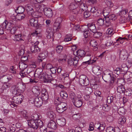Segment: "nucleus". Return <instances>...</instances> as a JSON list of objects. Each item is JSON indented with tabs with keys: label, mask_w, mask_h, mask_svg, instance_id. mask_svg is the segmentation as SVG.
<instances>
[{
	"label": "nucleus",
	"mask_w": 132,
	"mask_h": 132,
	"mask_svg": "<svg viewBox=\"0 0 132 132\" xmlns=\"http://www.w3.org/2000/svg\"><path fill=\"white\" fill-rule=\"evenodd\" d=\"M36 12H34L33 14H36L38 12L42 13L43 11H44L45 15L48 18H51L53 16V12L52 10L49 8H45L43 9L40 6L38 5V7L35 8Z\"/></svg>",
	"instance_id": "f257e3e1"
},
{
	"label": "nucleus",
	"mask_w": 132,
	"mask_h": 132,
	"mask_svg": "<svg viewBox=\"0 0 132 132\" xmlns=\"http://www.w3.org/2000/svg\"><path fill=\"white\" fill-rule=\"evenodd\" d=\"M27 122L28 126L35 130L43 125V122L40 119L35 120L29 119L27 120Z\"/></svg>",
	"instance_id": "f03ea898"
},
{
	"label": "nucleus",
	"mask_w": 132,
	"mask_h": 132,
	"mask_svg": "<svg viewBox=\"0 0 132 132\" xmlns=\"http://www.w3.org/2000/svg\"><path fill=\"white\" fill-rule=\"evenodd\" d=\"M106 4L108 7H106L103 11V14L104 16L106 17L109 16V14L110 11V9L109 7H111L113 6V4L111 2V0H105V1Z\"/></svg>",
	"instance_id": "7ed1b4c3"
},
{
	"label": "nucleus",
	"mask_w": 132,
	"mask_h": 132,
	"mask_svg": "<svg viewBox=\"0 0 132 132\" xmlns=\"http://www.w3.org/2000/svg\"><path fill=\"white\" fill-rule=\"evenodd\" d=\"M67 104L65 102H62L58 104L56 107L57 111L59 113H61L67 109Z\"/></svg>",
	"instance_id": "20e7f679"
},
{
	"label": "nucleus",
	"mask_w": 132,
	"mask_h": 132,
	"mask_svg": "<svg viewBox=\"0 0 132 132\" xmlns=\"http://www.w3.org/2000/svg\"><path fill=\"white\" fill-rule=\"evenodd\" d=\"M79 82L82 86H86L89 83L88 78L85 75H81L79 79Z\"/></svg>",
	"instance_id": "39448f33"
},
{
	"label": "nucleus",
	"mask_w": 132,
	"mask_h": 132,
	"mask_svg": "<svg viewBox=\"0 0 132 132\" xmlns=\"http://www.w3.org/2000/svg\"><path fill=\"white\" fill-rule=\"evenodd\" d=\"M42 75L43 77L40 79L41 81H43L45 82H50L52 80L53 78L50 72H44Z\"/></svg>",
	"instance_id": "423d86ee"
},
{
	"label": "nucleus",
	"mask_w": 132,
	"mask_h": 132,
	"mask_svg": "<svg viewBox=\"0 0 132 132\" xmlns=\"http://www.w3.org/2000/svg\"><path fill=\"white\" fill-rule=\"evenodd\" d=\"M79 59V57L78 56H76L73 59L70 57L68 58V64L70 66L73 65L75 67L77 65Z\"/></svg>",
	"instance_id": "0eeeda50"
},
{
	"label": "nucleus",
	"mask_w": 132,
	"mask_h": 132,
	"mask_svg": "<svg viewBox=\"0 0 132 132\" xmlns=\"http://www.w3.org/2000/svg\"><path fill=\"white\" fill-rule=\"evenodd\" d=\"M117 18L116 16L114 14H112L105 17V20L106 26H109L110 24L111 21L115 20Z\"/></svg>",
	"instance_id": "6e6552de"
},
{
	"label": "nucleus",
	"mask_w": 132,
	"mask_h": 132,
	"mask_svg": "<svg viewBox=\"0 0 132 132\" xmlns=\"http://www.w3.org/2000/svg\"><path fill=\"white\" fill-rule=\"evenodd\" d=\"M24 97L23 95L19 94L16 95L14 96L13 98V102L17 104H21L22 102Z\"/></svg>",
	"instance_id": "1a4fd4ad"
},
{
	"label": "nucleus",
	"mask_w": 132,
	"mask_h": 132,
	"mask_svg": "<svg viewBox=\"0 0 132 132\" xmlns=\"http://www.w3.org/2000/svg\"><path fill=\"white\" fill-rule=\"evenodd\" d=\"M83 102V99L81 96L78 94V95L77 98L73 103L75 106L79 108L82 106Z\"/></svg>",
	"instance_id": "9d476101"
},
{
	"label": "nucleus",
	"mask_w": 132,
	"mask_h": 132,
	"mask_svg": "<svg viewBox=\"0 0 132 132\" xmlns=\"http://www.w3.org/2000/svg\"><path fill=\"white\" fill-rule=\"evenodd\" d=\"M12 78V75L8 74L2 76L1 77L0 80L3 83H7V82L11 80Z\"/></svg>",
	"instance_id": "9b49d317"
},
{
	"label": "nucleus",
	"mask_w": 132,
	"mask_h": 132,
	"mask_svg": "<svg viewBox=\"0 0 132 132\" xmlns=\"http://www.w3.org/2000/svg\"><path fill=\"white\" fill-rule=\"evenodd\" d=\"M35 18H32L29 20V24L31 26L33 27H36L38 26V20L37 18L38 17V15L35 16Z\"/></svg>",
	"instance_id": "f8f14e48"
},
{
	"label": "nucleus",
	"mask_w": 132,
	"mask_h": 132,
	"mask_svg": "<svg viewBox=\"0 0 132 132\" xmlns=\"http://www.w3.org/2000/svg\"><path fill=\"white\" fill-rule=\"evenodd\" d=\"M124 78L126 80L128 84L132 82V73L128 72L125 74L123 76Z\"/></svg>",
	"instance_id": "ddd939ff"
},
{
	"label": "nucleus",
	"mask_w": 132,
	"mask_h": 132,
	"mask_svg": "<svg viewBox=\"0 0 132 132\" xmlns=\"http://www.w3.org/2000/svg\"><path fill=\"white\" fill-rule=\"evenodd\" d=\"M62 21L61 18L60 17L57 18L54 24V28H56L57 31H59L61 27V23Z\"/></svg>",
	"instance_id": "4468645a"
},
{
	"label": "nucleus",
	"mask_w": 132,
	"mask_h": 132,
	"mask_svg": "<svg viewBox=\"0 0 132 132\" xmlns=\"http://www.w3.org/2000/svg\"><path fill=\"white\" fill-rule=\"evenodd\" d=\"M16 86L18 90L21 93L23 92L26 88L25 85L20 82L18 83Z\"/></svg>",
	"instance_id": "2eb2a0df"
},
{
	"label": "nucleus",
	"mask_w": 132,
	"mask_h": 132,
	"mask_svg": "<svg viewBox=\"0 0 132 132\" xmlns=\"http://www.w3.org/2000/svg\"><path fill=\"white\" fill-rule=\"evenodd\" d=\"M32 92L34 95L36 96H39L40 93V89L38 86H35L33 87L32 89Z\"/></svg>",
	"instance_id": "dca6fc26"
},
{
	"label": "nucleus",
	"mask_w": 132,
	"mask_h": 132,
	"mask_svg": "<svg viewBox=\"0 0 132 132\" xmlns=\"http://www.w3.org/2000/svg\"><path fill=\"white\" fill-rule=\"evenodd\" d=\"M41 96L42 99L44 101H46L48 99V92L46 89L43 88L42 89L41 91Z\"/></svg>",
	"instance_id": "f3484780"
},
{
	"label": "nucleus",
	"mask_w": 132,
	"mask_h": 132,
	"mask_svg": "<svg viewBox=\"0 0 132 132\" xmlns=\"http://www.w3.org/2000/svg\"><path fill=\"white\" fill-rule=\"evenodd\" d=\"M86 28H88L90 31L93 32H95L97 31V29L95 24L93 23H89L87 24V27Z\"/></svg>",
	"instance_id": "a211bd4d"
},
{
	"label": "nucleus",
	"mask_w": 132,
	"mask_h": 132,
	"mask_svg": "<svg viewBox=\"0 0 132 132\" xmlns=\"http://www.w3.org/2000/svg\"><path fill=\"white\" fill-rule=\"evenodd\" d=\"M43 70L41 68H39L36 71L35 74L36 78H38L40 80L43 77V74L44 72H42Z\"/></svg>",
	"instance_id": "6ab92c4d"
},
{
	"label": "nucleus",
	"mask_w": 132,
	"mask_h": 132,
	"mask_svg": "<svg viewBox=\"0 0 132 132\" xmlns=\"http://www.w3.org/2000/svg\"><path fill=\"white\" fill-rule=\"evenodd\" d=\"M46 34L47 35V37L50 39L53 37L54 33L52 29L50 28H48L46 29Z\"/></svg>",
	"instance_id": "aec40b11"
},
{
	"label": "nucleus",
	"mask_w": 132,
	"mask_h": 132,
	"mask_svg": "<svg viewBox=\"0 0 132 132\" xmlns=\"http://www.w3.org/2000/svg\"><path fill=\"white\" fill-rule=\"evenodd\" d=\"M86 54L85 52L83 50H79L73 52V54L76 56H79L80 57H84Z\"/></svg>",
	"instance_id": "412c9836"
},
{
	"label": "nucleus",
	"mask_w": 132,
	"mask_h": 132,
	"mask_svg": "<svg viewBox=\"0 0 132 132\" xmlns=\"http://www.w3.org/2000/svg\"><path fill=\"white\" fill-rule=\"evenodd\" d=\"M48 127L53 129H55L57 127V125L55 121L51 120L48 124Z\"/></svg>",
	"instance_id": "4be33fe9"
},
{
	"label": "nucleus",
	"mask_w": 132,
	"mask_h": 132,
	"mask_svg": "<svg viewBox=\"0 0 132 132\" xmlns=\"http://www.w3.org/2000/svg\"><path fill=\"white\" fill-rule=\"evenodd\" d=\"M93 71L96 75L98 76L101 75L102 72V69L98 67H95L93 69Z\"/></svg>",
	"instance_id": "5701e85b"
},
{
	"label": "nucleus",
	"mask_w": 132,
	"mask_h": 132,
	"mask_svg": "<svg viewBox=\"0 0 132 132\" xmlns=\"http://www.w3.org/2000/svg\"><path fill=\"white\" fill-rule=\"evenodd\" d=\"M112 77H113L112 74L109 73L108 75H104L102 76V78L104 81L108 82L112 79Z\"/></svg>",
	"instance_id": "b1692460"
},
{
	"label": "nucleus",
	"mask_w": 132,
	"mask_h": 132,
	"mask_svg": "<svg viewBox=\"0 0 132 132\" xmlns=\"http://www.w3.org/2000/svg\"><path fill=\"white\" fill-rule=\"evenodd\" d=\"M10 85L9 83H4L1 88H0V93L3 92L4 90H7L10 87Z\"/></svg>",
	"instance_id": "393cba45"
},
{
	"label": "nucleus",
	"mask_w": 132,
	"mask_h": 132,
	"mask_svg": "<svg viewBox=\"0 0 132 132\" xmlns=\"http://www.w3.org/2000/svg\"><path fill=\"white\" fill-rule=\"evenodd\" d=\"M40 100H39V98L36 97L35 98L34 104L37 107H40L42 104L43 102L41 98H40Z\"/></svg>",
	"instance_id": "a878e982"
},
{
	"label": "nucleus",
	"mask_w": 132,
	"mask_h": 132,
	"mask_svg": "<svg viewBox=\"0 0 132 132\" xmlns=\"http://www.w3.org/2000/svg\"><path fill=\"white\" fill-rule=\"evenodd\" d=\"M14 37L13 40L15 41L20 42L22 40L24 41L23 39V36L21 34H16L14 36Z\"/></svg>",
	"instance_id": "bb28decb"
},
{
	"label": "nucleus",
	"mask_w": 132,
	"mask_h": 132,
	"mask_svg": "<svg viewBox=\"0 0 132 132\" xmlns=\"http://www.w3.org/2000/svg\"><path fill=\"white\" fill-rule=\"evenodd\" d=\"M78 4L77 3H72L69 6V8L71 10H74L76 11V9L78 7Z\"/></svg>",
	"instance_id": "cd10ccee"
},
{
	"label": "nucleus",
	"mask_w": 132,
	"mask_h": 132,
	"mask_svg": "<svg viewBox=\"0 0 132 132\" xmlns=\"http://www.w3.org/2000/svg\"><path fill=\"white\" fill-rule=\"evenodd\" d=\"M11 89L12 93L15 95H16L19 94H20V92L18 90L15 85L11 87Z\"/></svg>",
	"instance_id": "c85d7f7f"
},
{
	"label": "nucleus",
	"mask_w": 132,
	"mask_h": 132,
	"mask_svg": "<svg viewBox=\"0 0 132 132\" xmlns=\"http://www.w3.org/2000/svg\"><path fill=\"white\" fill-rule=\"evenodd\" d=\"M27 64L26 63L20 62L19 63V68L21 70H24L27 71Z\"/></svg>",
	"instance_id": "c756f323"
},
{
	"label": "nucleus",
	"mask_w": 132,
	"mask_h": 132,
	"mask_svg": "<svg viewBox=\"0 0 132 132\" xmlns=\"http://www.w3.org/2000/svg\"><path fill=\"white\" fill-rule=\"evenodd\" d=\"M98 41H96L95 40H92L90 41V45L92 47H95L94 48L95 51H96L97 49V46L98 44Z\"/></svg>",
	"instance_id": "7c9ffc66"
},
{
	"label": "nucleus",
	"mask_w": 132,
	"mask_h": 132,
	"mask_svg": "<svg viewBox=\"0 0 132 132\" xmlns=\"http://www.w3.org/2000/svg\"><path fill=\"white\" fill-rule=\"evenodd\" d=\"M69 97L73 103L77 98L78 95H76L75 93L71 92L70 93Z\"/></svg>",
	"instance_id": "2f4dec72"
},
{
	"label": "nucleus",
	"mask_w": 132,
	"mask_h": 132,
	"mask_svg": "<svg viewBox=\"0 0 132 132\" xmlns=\"http://www.w3.org/2000/svg\"><path fill=\"white\" fill-rule=\"evenodd\" d=\"M30 50L32 53L37 54L40 51V49L38 47H34V46H31Z\"/></svg>",
	"instance_id": "473e14b6"
},
{
	"label": "nucleus",
	"mask_w": 132,
	"mask_h": 132,
	"mask_svg": "<svg viewBox=\"0 0 132 132\" xmlns=\"http://www.w3.org/2000/svg\"><path fill=\"white\" fill-rule=\"evenodd\" d=\"M86 28H85V29H84L81 30V31H83L84 32L83 34L84 37L85 38L91 37V35L90 33H89V30H87Z\"/></svg>",
	"instance_id": "72a5a7b5"
},
{
	"label": "nucleus",
	"mask_w": 132,
	"mask_h": 132,
	"mask_svg": "<svg viewBox=\"0 0 132 132\" xmlns=\"http://www.w3.org/2000/svg\"><path fill=\"white\" fill-rule=\"evenodd\" d=\"M105 19V17H104L103 19L101 18H100L98 19L97 21V24L99 26H102L104 24L106 26L105 21L104 20Z\"/></svg>",
	"instance_id": "f704fd0d"
},
{
	"label": "nucleus",
	"mask_w": 132,
	"mask_h": 132,
	"mask_svg": "<svg viewBox=\"0 0 132 132\" xmlns=\"http://www.w3.org/2000/svg\"><path fill=\"white\" fill-rule=\"evenodd\" d=\"M117 91L120 93H123L125 90L124 86L122 85L119 86L117 88Z\"/></svg>",
	"instance_id": "c9c22d12"
},
{
	"label": "nucleus",
	"mask_w": 132,
	"mask_h": 132,
	"mask_svg": "<svg viewBox=\"0 0 132 132\" xmlns=\"http://www.w3.org/2000/svg\"><path fill=\"white\" fill-rule=\"evenodd\" d=\"M57 121L58 124L61 126H63L65 124V120L64 118L60 119H58Z\"/></svg>",
	"instance_id": "e433bc0d"
},
{
	"label": "nucleus",
	"mask_w": 132,
	"mask_h": 132,
	"mask_svg": "<svg viewBox=\"0 0 132 132\" xmlns=\"http://www.w3.org/2000/svg\"><path fill=\"white\" fill-rule=\"evenodd\" d=\"M86 27V26H81L80 27V26L78 24L73 26V28L74 29L78 31L80 29L81 30L85 29Z\"/></svg>",
	"instance_id": "4c0bfd02"
},
{
	"label": "nucleus",
	"mask_w": 132,
	"mask_h": 132,
	"mask_svg": "<svg viewBox=\"0 0 132 132\" xmlns=\"http://www.w3.org/2000/svg\"><path fill=\"white\" fill-rule=\"evenodd\" d=\"M127 63L131 66L132 65V52L130 53L128 57Z\"/></svg>",
	"instance_id": "58836bf2"
},
{
	"label": "nucleus",
	"mask_w": 132,
	"mask_h": 132,
	"mask_svg": "<svg viewBox=\"0 0 132 132\" xmlns=\"http://www.w3.org/2000/svg\"><path fill=\"white\" fill-rule=\"evenodd\" d=\"M118 112L119 114L123 115L125 113L126 110L123 107H120L118 109Z\"/></svg>",
	"instance_id": "ea45409f"
},
{
	"label": "nucleus",
	"mask_w": 132,
	"mask_h": 132,
	"mask_svg": "<svg viewBox=\"0 0 132 132\" xmlns=\"http://www.w3.org/2000/svg\"><path fill=\"white\" fill-rule=\"evenodd\" d=\"M24 8L22 6H20L18 7L16 11V12L18 13H23L24 12Z\"/></svg>",
	"instance_id": "a19ab883"
},
{
	"label": "nucleus",
	"mask_w": 132,
	"mask_h": 132,
	"mask_svg": "<svg viewBox=\"0 0 132 132\" xmlns=\"http://www.w3.org/2000/svg\"><path fill=\"white\" fill-rule=\"evenodd\" d=\"M20 114L22 117L26 119L28 118L27 113L26 111L23 110L21 111Z\"/></svg>",
	"instance_id": "79ce46f5"
},
{
	"label": "nucleus",
	"mask_w": 132,
	"mask_h": 132,
	"mask_svg": "<svg viewBox=\"0 0 132 132\" xmlns=\"http://www.w3.org/2000/svg\"><path fill=\"white\" fill-rule=\"evenodd\" d=\"M16 16V19L19 20L23 19L25 17V15L23 13H18Z\"/></svg>",
	"instance_id": "37998d69"
},
{
	"label": "nucleus",
	"mask_w": 132,
	"mask_h": 132,
	"mask_svg": "<svg viewBox=\"0 0 132 132\" xmlns=\"http://www.w3.org/2000/svg\"><path fill=\"white\" fill-rule=\"evenodd\" d=\"M81 115L80 113H77L74 114L72 116L73 119L75 120H78L80 118Z\"/></svg>",
	"instance_id": "c03bdc74"
},
{
	"label": "nucleus",
	"mask_w": 132,
	"mask_h": 132,
	"mask_svg": "<svg viewBox=\"0 0 132 132\" xmlns=\"http://www.w3.org/2000/svg\"><path fill=\"white\" fill-rule=\"evenodd\" d=\"M61 96L63 99H66L68 97V95L65 91H62L60 93Z\"/></svg>",
	"instance_id": "a18cd8bd"
},
{
	"label": "nucleus",
	"mask_w": 132,
	"mask_h": 132,
	"mask_svg": "<svg viewBox=\"0 0 132 132\" xmlns=\"http://www.w3.org/2000/svg\"><path fill=\"white\" fill-rule=\"evenodd\" d=\"M47 115L50 119H53L55 117V113L53 111H50L47 112Z\"/></svg>",
	"instance_id": "49530a36"
},
{
	"label": "nucleus",
	"mask_w": 132,
	"mask_h": 132,
	"mask_svg": "<svg viewBox=\"0 0 132 132\" xmlns=\"http://www.w3.org/2000/svg\"><path fill=\"white\" fill-rule=\"evenodd\" d=\"M105 125L104 122L100 123V126L98 128V129L100 131H103L105 129Z\"/></svg>",
	"instance_id": "de8ad7c7"
},
{
	"label": "nucleus",
	"mask_w": 132,
	"mask_h": 132,
	"mask_svg": "<svg viewBox=\"0 0 132 132\" xmlns=\"http://www.w3.org/2000/svg\"><path fill=\"white\" fill-rule=\"evenodd\" d=\"M126 119L124 116H122L118 120V122L119 123L121 124H123L126 122Z\"/></svg>",
	"instance_id": "09e8293b"
},
{
	"label": "nucleus",
	"mask_w": 132,
	"mask_h": 132,
	"mask_svg": "<svg viewBox=\"0 0 132 132\" xmlns=\"http://www.w3.org/2000/svg\"><path fill=\"white\" fill-rule=\"evenodd\" d=\"M63 48V47L61 45L57 46L56 48V51L57 53H60L62 51Z\"/></svg>",
	"instance_id": "8fccbe9b"
},
{
	"label": "nucleus",
	"mask_w": 132,
	"mask_h": 132,
	"mask_svg": "<svg viewBox=\"0 0 132 132\" xmlns=\"http://www.w3.org/2000/svg\"><path fill=\"white\" fill-rule=\"evenodd\" d=\"M128 12V10L127 9H122L121 11H120L119 13V15L120 16H124Z\"/></svg>",
	"instance_id": "3c124183"
},
{
	"label": "nucleus",
	"mask_w": 132,
	"mask_h": 132,
	"mask_svg": "<svg viewBox=\"0 0 132 132\" xmlns=\"http://www.w3.org/2000/svg\"><path fill=\"white\" fill-rule=\"evenodd\" d=\"M72 38V36L71 34H68L66 35L64 40L65 42H68L70 41Z\"/></svg>",
	"instance_id": "603ef678"
},
{
	"label": "nucleus",
	"mask_w": 132,
	"mask_h": 132,
	"mask_svg": "<svg viewBox=\"0 0 132 132\" xmlns=\"http://www.w3.org/2000/svg\"><path fill=\"white\" fill-rule=\"evenodd\" d=\"M125 40H128L127 38L125 37L122 38L120 37L117 38L116 40L117 42H118L120 43H122Z\"/></svg>",
	"instance_id": "864d4df0"
},
{
	"label": "nucleus",
	"mask_w": 132,
	"mask_h": 132,
	"mask_svg": "<svg viewBox=\"0 0 132 132\" xmlns=\"http://www.w3.org/2000/svg\"><path fill=\"white\" fill-rule=\"evenodd\" d=\"M68 132H82L81 129L79 127H76L75 130L71 129L69 130Z\"/></svg>",
	"instance_id": "5fc2aeb1"
},
{
	"label": "nucleus",
	"mask_w": 132,
	"mask_h": 132,
	"mask_svg": "<svg viewBox=\"0 0 132 132\" xmlns=\"http://www.w3.org/2000/svg\"><path fill=\"white\" fill-rule=\"evenodd\" d=\"M113 29L111 28H109L106 30V34H108L109 36H110L113 34Z\"/></svg>",
	"instance_id": "6e6d98bb"
},
{
	"label": "nucleus",
	"mask_w": 132,
	"mask_h": 132,
	"mask_svg": "<svg viewBox=\"0 0 132 132\" xmlns=\"http://www.w3.org/2000/svg\"><path fill=\"white\" fill-rule=\"evenodd\" d=\"M93 33H94L93 34V36L94 38H98L102 35V34L101 32L97 31Z\"/></svg>",
	"instance_id": "4d7b16f0"
},
{
	"label": "nucleus",
	"mask_w": 132,
	"mask_h": 132,
	"mask_svg": "<svg viewBox=\"0 0 132 132\" xmlns=\"http://www.w3.org/2000/svg\"><path fill=\"white\" fill-rule=\"evenodd\" d=\"M102 109L104 111H108L110 109V107H109L107 104H104L102 106Z\"/></svg>",
	"instance_id": "13d9d810"
},
{
	"label": "nucleus",
	"mask_w": 132,
	"mask_h": 132,
	"mask_svg": "<svg viewBox=\"0 0 132 132\" xmlns=\"http://www.w3.org/2000/svg\"><path fill=\"white\" fill-rule=\"evenodd\" d=\"M56 69L57 68L56 67H52L47 72H50V73H51V75L52 73L54 74L56 72Z\"/></svg>",
	"instance_id": "bf43d9fd"
},
{
	"label": "nucleus",
	"mask_w": 132,
	"mask_h": 132,
	"mask_svg": "<svg viewBox=\"0 0 132 132\" xmlns=\"http://www.w3.org/2000/svg\"><path fill=\"white\" fill-rule=\"evenodd\" d=\"M84 18H86L89 17L90 15V13L89 11H86L84 12L83 13Z\"/></svg>",
	"instance_id": "052dcab7"
},
{
	"label": "nucleus",
	"mask_w": 132,
	"mask_h": 132,
	"mask_svg": "<svg viewBox=\"0 0 132 132\" xmlns=\"http://www.w3.org/2000/svg\"><path fill=\"white\" fill-rule=\"evenodd\" d=\"M126 53V51L124 50H122L120 51V54L119 56L120 58H122V57H124L125 56Z\"/></svg>",
	"instance_id": "680f3d73"
},
{
	"label": "nucleus",
	"mask_w": 132,
	"mask_h": 132,
	"mask_svg": "<svg viewBox=\"0 0 132 132\" xmlns=\"http://www.w3.org/2000/svg\"><path fill=\"white\" fill-rule=\"evenodd\" d=\"M28 73V70L27 71H25L24 70H21L20 72V75L22 77H24Z\"/></svg>",
	"instance_id": "e2e57ef3"
},
{
	"label": "nucleus",
	"mask_w": 132,
	"mask_h": 132,
	"mask_svg": "<svg viewBox=\"0 0 132 132\" xmlns=\"http://www.w3.org/2000/svg\"><path fill=\"white\" fill-rule=\"evenodd\" d=\"M126 96H130L132 94V91L130 89H127L124 92Z\"/></svg>",
	"instance_id": "0e129e2a"
},
{
	"label": "nucleus",
	"mask_w": 132,
	"mask_h": 132,
	"mask_svg": "<svg viewBox=\"0 0 132 132\" xmlns=\"http://www.w3.org/2000/svg\"><path fill=\"white\" fill-rule=\"evenodd\" d=\"M113 97L111 96H109L107 99V102L108 103L110 104L112 103L113 101Z\"/></svg>",
	"instance_id": "69168bd1"
},
{
	"label": "nucleus",
	"mask_w": 132,
	"mask_h": 132,
	"mask_svg": "<svg viewBox=\"0 0 132 132\" xmlns=\"http://www.w3.org/2000/svg\"><path fill=\"white\" fill-rule=\"evenodd\" d=\"M7 129L9 132H14L15 130V128L12 126H10L7 127Z\"/></svg>",
	"instance_id": "338daca9"
},
{
	"label": "nucleus",
	"mask_w": 132,
	"mask_h": 132,
	"mask_svg": "<svg viewBox=\"0 0 132 132\" xmlns=\"http://www.w3.org/2000/svg\"><path fill=\"white\" fill-rule=\"evenodd\" d=\"M114 128L112 126H109L108 127L106 130V132H114Z\"/></svg>",
	"instance_id": "774afa93"
}]
</instances>
